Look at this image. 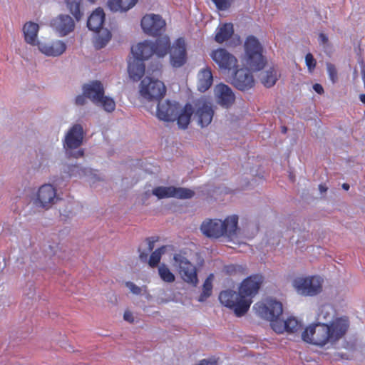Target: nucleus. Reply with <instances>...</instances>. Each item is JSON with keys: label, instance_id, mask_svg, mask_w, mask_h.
I'll return each instance as SVG.
<instances>
[{"label": "nucleus", "instance_id": "nucleus-1", "mask_svg": "<svg viewBox=\"0 0 365 365\" xmlns=\"http://www.w3.org/2000/svg\"><path fill=\"white\" fill-rule=\"evenodd\" d=\"M335 310L329 304L322 306L317 314V323L307 326L301 333L302 339L309 344L329 349L346 334L349 321L346 317H334Z\"/></svg>", "mask_w": 365, "mask_h": 365}, {"label": "nucleus", "instance_id": "nucleus-2", "mask_svg": "<svg viewBox=\"0 0 365 365\" xmlns=\"http://www.w3.org/2000/svg\"><path fill=\"white\" fill-rule=\"evenodd\" d=\"M263 282L260 274L252 275L244 279L238 288V292L231 289L220 292L219 300L225 307L230 309L237 317L245 315L252 303Z\"/></svg>", "mask_w": 365, "mask_h": 365}, {"label": "nucleus", "instance_id": "nucleus-3", "mask_svg": "<svg viewBox=\"0 0 365 365\" xmlns=\"http://www.w3.org/2000/svg\"><path fill=\"white\" fill-rule=\"evenodd\" d=\"M244 48L246 64L255 71L264 68L267 61L262 54L263 47L259 40L254 36H249L245 41Z\"/></svg>", "mask_w": 365, "mask_h": 365}, {"label": "nucleus", "instance_id": "nucleus-4", "mask_svg": "<svg viewBox=\"0 0 365 365\" xmlns=\"http://www.w3.org/2000/svg\"><path fill=\"white\" fill-rule=\"evenodd\" d=\"M84 138L81 125L74 124L66 133L63 145L69 157L78 159L83 157L84 151L81 148Z\"/></svg>", "mask_w": 365, "mask_h": 365}, {"label": "nucleus", "instance_id": "nucleus-5", "mask_svg": "<svg viewBox=\"0 0 365 365\" xmlns=\"http://www.w3.org/2000/svg\"><path fill=\"white\" fill-rule=\"evenodd\" d=\"M324 279L319 275H307L296 277L292 286L296 292L304 297H314L322 291Z\"/></svg>", "mask_w": 365, "mask_h": 365}, {"label": "nucleus", "instance_id": "nucleus-6", "mask_svg": "<svg viewBox=\"0 0 365 365\" xmlns=\"http://www.w3.org/2000/svg\"><path fill=\"white\" fill-rule=\"evenodd\" d=\"M252 309L259 317L270 322H277L283 312L282 304L280 302L272 298H267L257 302L253 305Z\"/></svg>", "mask_w": 365, "mask_h": 365}, {"label": "nucleus", "instance_id": "nucleus-7", "mask_svg": "<svg viewBox=\"0 0 365 365\" xmlns=\"http://www.w3.org/2000/svg\"><path fill=\"white\" fill-rule=\"evenodd\" d=\"M139 92L143 99L158 103L165 95L166 88L162 81L146 76L140 82Z\"/></svg>", "mask_w": 365, "mask_h": 365}, {"label": "nucleus", "instance_id": "nucleus-8", "mask_svg": "<svg viewBox=\"0 0 365 365\" xmlns=\"http://www.w3.org/2000/svg\"><path fill=\"white\" fill-rule=\"evenodd\" d=\"M238 217L237 215H230L222 220V236L227 237L229 240L235 243H244L243 240H250L253 237L256 232V229L253 227V232L251 235L247 234L245 230H241L237 227Z\"/></svg>", "mask_w": 365, "mask_h": 365}, {"label": "nucleus", "instance_id": "nucleus-9", "mask_svg": "<svg viewBox=\"0 0 365 365\" xmlns=\"http://www.w3.org/2000/svg\"><path fill=\"white\" fill-rule=\"evenodd\" d=\"M173 266L178 270L183 281L194 286L197 284L196 268L185 256L181 254H175L173 257Z\"/></svg>", "mask_w": 365, "mask_h": 365}, {"label": "nucleus", "instance_id": "nucleus-10", "mask_svg": "<svg viewBox=\"0 0 365 365\" xmlns=\"http://www.w3.org/2000/svg\"><path fill=\"white\" fill-rule=\"evenodd\" d=\"M193 118L202 128L207 127L212 122L214 110L212 103L205 98L194 101Z\"/></svg>", "mask_w": 365, "mask_h": 365}, {"label": "nucleus", "instance_id": "nucleus-11", "mask_svg": "<svg viewBox=\"0 0 365 365\" xmlns=\"http://www.w3.org/2000/svg\"><path fill=\"white\" fill-rule=\"evenodd\" d=\"M170 63L173 68H180L187 60L185 40L182 37L177 38L171 46L170 51Z\"/></svg>", "mask_w": 365, "mask_h": 365}, {"label": "nucleus", "instance_id": "nucleus-12", "mask_svg": "<svg viewBox=\"0 0 365 365\" xmlns=\"http://www.w3.org/2000/svg\"><path fill=\"white\" fill-rule=\"evenodd\" d=\"M57 200L56 188L51 184H45L38 188L34 199V203L40 207L49 208Z\"/></svg>", "mask_w": 365, "mask_h": 365}, {"label": "nucleus", "instance_id": "nucleus-13", "mask_svg": "<svg viewBox=\"0 0 365 365\" xmlns=\"http://www.w3.org/2000/svg\"><path fill=\"white\" fill-rule=\"evenodd\" d=\"M141 26L145 33L157 36L164 31L165 21L160 15L147 14L141 20Z\"/></svg>", "mask_w": 365, "mask_h": 365}, {"label": "nucleus", "instance_id": "nucleus-14", "mask_svg": "<svg viewBox=\"0 0 365 365\" xmlns=\"http://www.w3.org/2000/svg\"><path fill=\"white\" fill-rule=\"evenodd\" d=\"M210 57L222 70L230 71L237 64L236 57L225 48H219L213 50L210 53Z\"/></svg>", "mask_w": 365, "mask_h": 365}, {"label": "nucleus", "instance_id": "nucleus-15", "mask_svg": "<svg viewBox=\"0 0 365 365\" xmlns=\"http://www.w3.org/2000/svg\"><path fill=\"white\" fill-rule=\"evenodd\" d=\"M232 83L237 89L245 91L253 88L255 81L250 70L247 68H242L235 71Z\"/></svg>", "mask_w": 365, "mask_h": 365}, {"label": "nucleus", "instance_id": "nucleus-16", "mask_svg": "<svg viewBox=\"0 0 365 365\" xmlns=\"http://www.w3.org/2000/svg\"><path fill=\"white\" fill-rule=\"evenodd\" d=\"M153 194L159 199L166 197L187 199L192 197L194 192L191 190L183 187L160 186L153 190Z\"/></svg>", "mask_w": 365, "mask_h": 365}, {"label": "nucleus", "instance_id": "nucleus-17", "mask_svg": "<svg viewBox=\"0 0 365 365\" xmlns=\"http://www.w3.org/2000/svg\"><path fill=\"white\" fill-rule=\"evenodd\" d=\"M303 324L302 321L296 317H290L286 320L282 321L279 319L272 322V329L277 334L287 332L289 334H296L302 331Z\"/></svg>", "mask_w": 365, "mask_h": 365}, {"label": "nucleus", "instance_id": "nucleus-18", "mask_svg": "<svg viewBox=\"0 0 365 365\" xmlns=\"http://www.w3.org/2000/svg\"><path fill=\"white\" fill-rule=\"evenodd\" d=\"M180 105L178 103H173L170 101L163 103H158L156 115L163 121L173 122L175 120Z\"/></svg>", "mask_w": 365, "mask_h": 365}, {"label": "nucleus", "instance_id": "nucleus-19", "mask_svg": "<svg viewBox=\"0 0 365 365\" xmlns=\"http://www.w3.org/2000/svg\"><path fill=\"white\" fill-rule=\"evenodd\" d=\"M51 26L61 36H65L73 31L75 23L68 15L61 14L51 21Z\"/></svg>", "mask_w": 365, "mask_h": 365}, {"label": "nucleus", "instance_id": "nucleus-20", "mask_svg": "<svg viewBox=\"0 0 365 365\" xmlns=\"http://www.w3.org/2000/svg\"><path fill=\"white\" fill-rule=\"evenodd\" d=\"M215 94L217 103L225 108L230 107L235 102V96L232 89L224 83H220L215 88Z\"/></svg>", "mask_w": 365, "mask_h": 365}, {"label": "nucleus", "instance_id": "nucleus-21", "mask_svg": "<svg viewBox=\"0 0 365 365\" xmlns=\"http://www.w3.org/2000/svg\"><path fill=\"white\" fill-rule=\"evenodd\" d=\"M38 48L46 56H58L65 52L66 45L63 41L57 40L48 43H38Z\"/></svg>", "mask_w": 365, "mask_h": 365}, {"label": "nucleus", "instance_id": "nucleus-22", "mask_svg": "<svg viewBox=\"0 0 365 365\" xmlns=\"http://www.w3.org/2000/svg\"><path fill=\"white\" fill-rule=\"evenodd\" d=\"M200 230L208 237H222V220L215 219L205 221L202 224Z\"/></svg>", "mask_w": 365, "mask_h": 365}, {"label": "nucleus", "instance_id": "nucleus-23", "mask_svg": "<svg viewBox=\"0 0 365 365\" xmlns=\"http://www.w3.org/2000/svg\"><path fill=\"white\" fill-rule=\"evenodd\" d=\"M83 94L95 104H98L104 95V88L101 82L95 81L83 86Z\"/></svg>", "mask_w": 365, "mask_h": 365}, {"label": "nucleus", "instance_id": "nucleus-24", "mask_svg": "<svg viewBox=\"0 0 365 365\" xmlns=\"http://www.w3.org/2000/svg\"><path fill=\"white\" fill-rule=\"evenodd\" d=\"M131 53L133 58L144 61L151 57L153 53V48L152 42L145 41L138 43L135 46L131 47Z\"/></svg>", "mask_w": 365, "mask_h": 365}, {"label": "nucleus", "instance_id": "nucleus-25", "mask_svg": "<svg viewBox=\"0 0 365 365\" xmlns=\"http://www.w3.org/2000/svg\"><path fill=\"white\" fill-rule=\"evenodd\" d=\"M145 66L143 61L133 58L128 61V72L129 76L134 81H138L144 76Z\"/></svg>", "mask_w": 365, "mask_h": 365}, {"label": "nucleus", "instance_id": "nucleus-26", "mask_svg": "<svg viewBox=\"0 0 365 365\" xmlns=\"http://www.w3.org/2000/svg\"><path fill=\"white\" fill-rule=\"evenodd\" d=\"M197 89L200 92H205L212 86L213 76L209 67L201 69L197 75Z\"/></svg>", "mask_w": 365, "mask_h": 365}, {"label": "nucleus", "instance_id": "nucleus-27", "mask_svg": "<svg viewBox=\"0 0 365 365\" xmlns=\"http://www.w3.org/2000/svg\"><path fill=\"white\" fill-rule=\"evenodd\" d=\"M105 21V14L101 8L96 9L88 17L87 26L91 31H99Z\"/></svg>", "mask_w": 365, "mask_h": 365}, {"label": "nucleus", "instance_id": "nucleus-28", "mask_svg": "<svg viewBox=\"0 0 365 365\" xmlns=\"http://www.w3.org/2000/svg\"><path fill=\"white\" fill-rule=\"evenodd\" d=\"M38 28L39 27L37 24L31 21L27 22L24 24L23 27V32L26 43L33 46H38V43H40L37 39Z\"/></svg>", "mask_w": 365, "mask_h": 365}, {"label": "nucleus", "instance_id": "nucleus-29", "mask_svg": "<svg viewBox=\"0 0 365 365\" xmlns=\"http://www.w3.org/2000/svg\"><path fill=\"white\" fill-rule=\"evenodd\" d=\"M192 115H193V108L191 104L186 103L182 109L179 108L178 114L175 119L179 128H186L190 124Z\"/></svg>", "mask_w": 365, "mask_h": 365}, {"label": "nucleus", "instance_id": "nucleus-30", "mask_svg": "<svg viewBox=\"0 0 365 365\" xmlns=\"http://www.w3.org/2000/svg\"><path fill=\"white\" fill-rule=\"evenodd\" d=\"M153 53L158 57H164L171 47L170 41L168 36H159L155 43H152Z\"/></svg>", "mask_w": 365, "mask_h": 365}, {"label": "nucleus", "instance_id": "nucleus-31", "mask_svg": "<svg viewBox=\"0 0 365 365\" xmlns=\"http://www.w3.org/2000/svg\"><path fill=\"white\" fill-rule=\"evenodd\" d=\"M234 29L231 23H226L216 29L215 40L219 43H222L228 40L233 34Z\"/></svg>", "mask_w": 365, "mask_h": 365}, {"label": "nucleus", "instance_id": "nucleus-32", "mask_svg": "<svg viewBox=\"0 0 365 365\" xmlns=\"http://www.w3.org/2000/svg\"><path fill=\"white\" fill-rule=\"evenodd\" d=\"M137 2L138 0H108V6L112 11H126Z\"/></svg>", "mask_w": 365, "mask_h": 365}, {"label": "nucleus", "instance_id": "nucleus-33", "mask_svg": "<svg viewBox=\"0 0 365 365\" xmlns=\"http://www.w3.org/2000/svg\"><path fill=\"white\" fill-rule=\"evenodd\" d=\"M277 71L272 67L266 71L261 78L262 83L267 88L272 87L278 80Z\"/></svg>", "mask_w": 365, "mask_h": 365}, {"label": "nucleus", "instance_id": "nucleus-34", "mask_svg": "<svg viewBox=\"0 0 365 365\" xmlns=\"http://www.w3.org/2000/svg\"><path fill=\"white\" fill-rule=\"evenodd\" d=\"M67 8L70 12L73 14L77 21H79L82 16V12L81 11V0H65Z\"/></svg>", "mask_w": 365, "mask_h": 365}, {"label": "nucleus", "instance_id": "nucleus-35", "mask_svg": "<svg viewBox=\"0 0 365 365\" xmlns=\"http://www.w3.org/2000/svg\"><path fill=\"white\" fill-rule=\"evenodd\" d=\"M158 274L160 279L167 283H172L175 281V277L174 274L170 271L169 267L165 264H162L158 267Z\"/></svg>", "mask_w": 365, "mask_h": 365}, {"label": "nucleus", "instance_id": "nucleus-36", "mask_svg": "<svg viewBox=\"0 0 365 365\" xmlns=\"http://www.w3.org/2000/svg\"><path fill=\"white\" fill-rule=\"evenodd\" d=\"M111 38V33L106 29L103 31L102 34H98L94 41V46L97 49H101L106 46Z\"/></svg>", "mask_w": 365, "mask_h": 365}, {"label": "nucleus", "instance_id": "nucleus-37", "mask_svg": "<svg viewBox=\"0 0 365 365\" xmlns=\"http://www.w3.org/2000/svg\"><path fill=\"white\" fill-rule=\"evenodd\" d=\"M214 276L213 274H210L205 281L202 287V292L201 295L200 296L199 301L203 302L207 297H209L212 294V281Z\"/></svg>", "mask_w": 365, "mask_h": 365}, {"label": "nucleus", "instance_id": "nucleus-38", "mask_svg": "<svg viewBox=\"0 0 365 365\" xmlns=\"http://www.w3.org/2000/svg\"><path fill=\"white\" fill-rule=\"evenodd\" d=\"M98 105L101 106L106 111L109 113L113 112L115 108V103L114 100L104 95L103 96V98H101Z\"/></svg>", "mask_w": 365, "mask_h": 365}, {"label": "nucleus", "instance_id": "nucleus-39", "mask_svg": "<svg viewBox=\"0 0 365 365\" xmlns=\"http://www.w3.org/2000/svg\"><path fill=\"white\" fill-rule=\"evenodd\" d=\"M165 247H162L155 250L150 255L148 264L150 267H155L160 262L162 255L165 252Z\"/></svg>", "mask_w": 365, "mask_h": 365}, {"label": "nucleus", "instance_id": "nucleus-40", "mask_svg": "<svg viewBox=\"0 0 365 365\" xmlns=\"http://www.w3.org/2000/svg\"><path fill=\"white\" fill-rule=\"evenodd\" d=\"M305 63L309 73H312L316 68L317 61L311 53L305 56Z\"/></svg>", "mask_w": 365, "mask_h": 365}, {"label": "nucleus", "instance_id": "nucleus-41", "mask_svg": "<svg viewBox=\"0 0 365 365\" xmlns=\"http://www.w3.org/2000/svg\"><path fill=\"white\" fill-rule=\"evenodd\" d=\"M327 69L330 80L332 83H335L338 79V73L335 66L331 63H327Z\"/></svg>", "mask_w": 365, "mask_h": 365}, {"label": "nucleus", "instance_id": "nucleus-42", "mask_svg": "<svg viewBox=\"0 0 365 365\" xmlns=\"http://www.w3.org/2000/svg\"><path fill=\"white\" fill-rule=\"evenodd\" d=\"M233 0H212L216 7L221 11L227 10L232 4Z\"/></svg>", "mask_w": 365, "mask_h": 365}, {"label": "nucleus", "instance_id": "nucleus-43", "mask_svg": "<svg viewBox=\"0 0 365 365\" xmlns=\"http://www.w3.org/2000/svg\"><path fill=\"white\" fill-rule=\"evenodd\" d=\"M125 287L130 290V292H132L133 294L138 295L141 293L142 289L135 285L132 282H125Z\"/></svg>", "mask_w": 365, "mask_h": 365}, {"label": "nucleus", "instance_id": "nucleus-44", "mask_svg": "<svg viewBox=\"0 0 365 365\" xmlns=\"http://www.w3.org/2000/svg\"><path fill=\"white\" fill-rule=\"evenodd\" d=\"M319 43L323 47L329 46V38L327 35L324 33H319L318 36Z\"/></svg>", "mask_w": 365, "mask_h": 365}, {"label": "nucleus", "instance_id": "nucleus-45", "mask_svg": "<svg viewBox=\"0 0 365 365\" xmlns=\"http://www.w3.org/2000/svg\"><path fill=\"white\" fill-rule=\"evenodd\" d=\"M123 319L130 323H132L134 322V317L133 315V313L128 310H126L124 312Z\"/></svg>", "mask_w": 365, "mask_h": 365}, {"label": "nucleus", "instance_id": "nucleus-46", "mask_svg": "<svg viewBox=\"0 0 365 365\" xmlns=\"http://www.w3.org/2000/svg\"><path fill=\"white\" fill-rule=\"evenodd\" d=\"M197 365H217V361L214 359H202Z\"/></svg>", "mask_w": 365, "mask_h": 365}, {"label": "nucleus", "instance_id": "nucleus-47", "mask_svg": "<svg viewBox=\"0 0 365 365\" xmlns=\"http://www.w3.org/2000/svg\"><path fill=\"white\" fill-rule=\"evenodd\" d=\"M86 96L84 95H79L76 98V104L78 106H83L86 102Z\"/></svg>", "mask_w": 365, "mask_h": 365}, {"label": "nucleus", "instance_id": "nucleus-48", "mask_svg": "<svg viewBox=\"0 0 365 365\" xmlns=\"http://www.w3.org/2000/svg\"><path fill=\"white\" fill-rule=\"evenodd\" d=\"M313 89L318 94H322L324 93V88L319 83H315L313 85Z\"/></svg>", "mask_w": 365, "mask_h": 365}, {"label": "nucleus", "instance_id": "nucleus-49", "mask_svg": "<svg viewBox=\"0 0 365 365\" xmlns=\"http://www.w3.org/2000/svg\"><path fill=\"white\" fill-rule=\"evenodd\" d=\"M327 189L328 187L324 184H321L319 185V190L322 194L326 192Z\"/></svg>", "mask_w": 365, "mask_h": 365}, {"label": "nucleus", "instance_id": "nucleus-50", "mask_svg": "<svg viewBox=\"0 0 365 365\" xmlns=\"http://www.w3.org/2000/svg\"><path fill=\"white\" fill-rule=\"evenodd\" d=\"M139 257L142 261H145L147 259V255H145L143 253H140Z\"/></svg>", "mask_w": 365, "mask_h": 365}, {"label": "nucleus", "instance_id": "nucleus-51", "mask_svg": "<svg viewBox=\"0 0 365 365\" xmlns=\"http://www.w3.org/2000/svg\"><path fill=\"white\" fill-rule=\"evenodd\" d=\"M342 188L345 190H348L349 189V185L347 183H344L342 185Z\"/></svg>", "mask_w": 365, "mask_h": 365}, {"label": "nucleus", "instance_id": "nucleus-52", "mask_svg": "<svg viewBox=\"0 0 365 365\" xmlns=\"http://www.w3.org/2000/svg\"><path fill=\"white\" fill-rule=\"evenodd\" d=\"M360 101L365 104V94H361L359 96Z\"/></svg>", "mask_w": 365, "mask_h": 365}, {"label": "nucleus", "instance_id": "nucleus-53", "mask_svg": "<svg viewBox=\"0 0 365 365\" xmlns=\"http://www.w3.org/2000/svg\"><path fill=\"white\" fill-rule=\"evenodd\" d=\"M153 249L152 243H149V250H151Z\"/></svg>", "mask_w": 365, "mask_h": 365}, {"label": "nucleus", "instance_id": "nucleus-54", "mask_svg": "<svg viewBox=\"0 0 365 365\" xmlns=\"http://www.w3.org/2000/svg\"><path fill=\"white\" fill-rule=\"evenodd\" d=\"M282 132L283 133H286L287 132V128L286 127H283L282 128Z\"/></svg>", "mask_w": 365, "mask_h": 365}, {"label": "nucleus", "instance_id": "nucleus-55", "mask_svg": "<svg viewBox=\"0 0 365 365\" xmlns=\"http://www.w3.org/2000/svg\"><path fill=\"white\" fill-rule=\"evenodd\" d=\"M71 175H76V173H74V170H73V171H72Z\"/></svg>", "mask_w": 365, "mask_h": 365}]
</instances>
